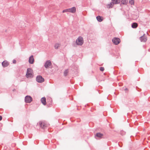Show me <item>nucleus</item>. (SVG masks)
<instances>
[{
    "instance_id": "412c9836",
    "label": "nucleus",
    "mask_w": 150,
    "mask_h": 150,
    "mask_svg": "<svg viewBox=\"0 0 150 150\" xmlns=\"http://www.w3.org/2000/svg\"><path fill=\"white\" fill-rule=\"evenodd\" d=\"M129 3L131 5H134V0H129Z\"/></svg>"
},
{
    "instance_id": "ddd939ff",
    "label": "nucleus",
    "mask_w": 150,
    "mask_h": 150,
    "mask_svg": "<svg viewBox=\"0 0 150 150\" xmlns=\"http://www.w3.org/2000/svg\"><path fill=\"white\" fill-rule=\"evenodd\" d=\"M103 136V134L100 133H96L95 135L96 137H98L100 138H102Z\"/></svg>"
},
{
    "instance_id": "4be33fe9",
    "label": "nucleus",
    "mask_w": 150,
    "mask_h": 150,
    "mask_svg": "<svg viewBox=\"0 0 150 150\" xmlns=\"http://www.w3.org/2000/svg\"><path fill=\"white\" fill-rule=\"evenodd\" d=\"M120 134L122 135H123L125 134V132L123 131H121L120 132Z\"/></svg>"
},
{
    "instance_id": "1a4fd4ad",
    "label": "nucleus",
    "mask_w": 150,
    "mask_h": 150,
    "mask_svg": "<svg viewBox=\"0 0 150 150\" xmlns=\"http://www.w3.org/2000/svg\"><path fill=\"white\" fill-rule=\"evenodd\" d=\"M34 61L33 56L31 55L29 58L28 62L30 64H32L34 63Z\"/></svg>"
},
{
    "instance_id": "423d86ee",
    "label": "nucleus",
    "mask_w": 150,
    "mask_h": 150,
    "mask_svg": "<svg viewBox=\"0 0 150 150\" xmlns=\"http://www.w3.org/2000/svg\"><path fill=\"white\" fill-rule=\"evenodd\" d=\"M25 102L26 103H30L32 100V98L30 96H25Z\"/></svg>"
},
{
    "instance_id": "39448f33",
    "label": "nucleus",
    "mask_w": 150,
    "mask_h": 150,
    "mask_svg": "<svg viewBox=\"0 0 150 150\" xmlns=\"http://www.w3.org/2000/svg\"><path fill=\"white\" fill-rule=\"evenodd\" d=\"M112 42L115 45H117L119 44L120 42V39L117 38H114L112 40Z\"/></svg>"
},
{
    "instance_id": "5701e85b",
    "label": "nucleus",
    "mask_w": 150,
    "mask_h": 150,
    "mask_svg": "<svg viewBox=\"0 0 150 150\" xmlns=\"http://www.w3.org/2000/svg\"><path fill=\"white\" fill-rule=\"evenodd\" d=\"M69 12V11L68 9H67L65 10H64L62 12L63 13H65V12Z\"/></svg>"
},
{
    "instance_id": "f3484780",
    "label": "nucleus",
    "mask_w": 150,
    "mask_h": 150,
    "mask_svg": "<svg viewBox=\"0 0 150 150\" xmlns=\"http://www.w3.org/2000/svg\"><path fill=\"white\" fill-rule=\"evenodd\" d=\"M96 19L99 22H101L103 21V19H102V17L100 16H97Z\"/></svg>"
},
{
    "instance_id": "6ab92c4d",
    "label": "nucleus",
    "mask_w": 150,
    "mask_h": 150,
    "mask_svg": "<svg viewBox=\"0 0 150 150\" xmlns=\"http://www.w3.org/2000/svg\"><path fill=\"white\" fill-rule=\"evenodd\" d=\"M68 72H69L68 69H66L64 71V76H66L67 75Z\"/></svg>"
},
{
    "instance_id": "2eb2a0df",
    "label": "nucleus",
    "mask_w": 150,
    "mask_h": 150,
    "mask_svg": "<svg viewBox=\"0 0 150 150\" xmlns=\"http://www.w3.org/2000/svg\"><path fill=\"white\" fill-rule=\"evenodd\" d=\"M138 24L137 23H132V27L133 28H135L137 27Z\"/></svg>"
},
{
    "instance_id": "7ed1b4c3",
    "label": "nucleus",
    "mask_w": 150,
    "mask_h": 150,
    "mask_svg": "<svg viewBox=\"0 0 150 150\" xmlns=\"http://www.w3.org/2000/svg\"><path fill=\"white\" fill-rule=\"evenodd\" d=\"M83 42V39L81 36L79 37L76 40V43L77 45H81Z\"/></svg>"
},
{
    "instance_id": "f8f14e48",
    "label": "nucleus",
    "mask_w": 150,
    "mask_h": 150,
    "mask_svg": "<svg viewBox=\"0 0 150 150\" xmlns=\"http://www.w3.org/2000/svg\"><path fill=\"white\" fill-rule=\"evenodd\" d=\"M2 64L4 67H6L9 64L7 61H5L2 62Z\"/></svg>"
},
{
    "instance_id": "a211bd4d",
    "label": "nucleus",
    "mask_w": 150,
    "mask_h": 150,
    "mask_svg": "<svg viewBox=\"0 0 150 150\" xmlns=\"http://www.w3.org/2000/svg\"><path fill=\"white\" fill-rule=\"evenodd\" d=\"M128 2V0H122V3L123 4H126Z\"/></svg>"
},
{
    "instance_id": "f03ea898",
    "label": "nucleus",
    "mask_w": 150,
    "mask_h": 150,
    "mask_svg": "<svg viewBox=\"0 0 150 150\" xmlns=\"http://www.w3.org/2000/svg\"><path fill=\"white\" fill-rule=\"evenodd\" d=\"M39 124L40 127L42 129H45L48 126V125L44 121H40Z\"/></svg>"
},
{
    "instance_id": "9d476101",
    "label": "nucleus",
    "mask_w": 150,
    "mask_h": 150,
    "mask_svg": "<svg viewBox=\"0 0 150 150\" xmlns=\"http://www.w3.org/2000/svg\"><path fill=\"white\" fill-rule=\"evenodd\" d=\"M69 12H71L72 13H74L76 11V8L75 7H73L68 8Z\"/></svg>"
},
{
    "instance_id": "20e7f679",
    "label": "nucleus",
    "mask_w": 150,
    "mask_h": 150,
    "mask_svg": "<svg viewBox=\"0 0 150 150\" xmlns=\"http://www.w3.org/2000/svg\"><path fill=\"white\" fill-rule=\"evenodd\" d=\"M36 80L38 82L41 83L44 81V79L41 76L39 75L37 76Z\"/></svg>"
},
{
    "instance_id": "b1692460",
    "label": "nucleus",
    "mask_w": 150,
    "mask_h": 150,
    "mask_svg": "<svg viewBox=\"0 0 150 150\" xmlns=\"http://www.w3.org/2000/svg\"><path fill=\"white\" fill-rule=\"evenodd\" d=\"M100 69L101 71H103L104 70V68L103 67H100Z\"/></svg>"
},
{
    "instance_id": "dca6fc26",
    "label": "nucleus",
    "mask_w": 150,
    "mask_h": 150,
    "mask_svg": "<svg viewBox=\"0 0 150 150\" xmlns=\"http://www.w3.org/2000/svg\"><path fill=\"white\" fill-rule=\"evenodd\" d=\"M114 5V4L113 3H112V2L110 3L109 4H108L107 6V7L108 8H110L112 7Z\"/></svg>"
},
{
    "instance_id": "0eeeda50",
    "label": "nucleus",
    "mask_w": 150,
    "mask_h": 150,
    "mask_svg": "<svg viewBox=\"0 0 150 150\" xmlns=\"http://www.w3.org/2000/svg\"><path fill=\"white\" fill-rule=\"evenodd\" d=\"M52 64V63L50 60H47L45 63L44 67L46 69H47L50 66H51Z\"/></svg>"
},
{
    "instance_id": "9b49d317",
    "label": "nucleus",
    "mask_w": 150,
    "mask_h": 150,
    "mask_svg": "<svg viewBox=\"0 0 150 150\" xmlns=\"http://www.w3.org/2000/svg\"><path fill=\"white\" fill-rule=\"evenodd\" d=\"M41 102L44 105H45L46 104V98L45 97H43L41 99Z\"/></svg>"
},
{
    "instance_id": "f257e3e1",
    "label": "nucleus",
    "mask_w": 150,
    "mask_h": 150,
    "mask_svg": "<svg viewBox=\"0 0 150 150\" xmlns=\"http://www.w3.org/2000/svg\"><path fill=\"white\" fill-rule=\"evenodd\" d=\"M33 70L31 68H28L27 70V72L26 76L27 78H32L33 77Z\"/></svg>"
},
{
    "instance_id": "4468645a",
    "label": "nucleus",
    "mask_w": 150,
    "mask_h": 150,
    "mask_svg": "<svg viewBox=\"0 0 150 150\" xmlns=\"http://www.w3.org/2000/svg\"><path fill=\"white\" fill-rule=\"evenodd\" d=\"M112 3H113L114 4H118L120 2V0H112Z\"/></svg>"
},
{
    "instance_id": "aec40b11",
    "label": "nucleus",
    "mask_w": 150,
    "mask_h": 150,
    "mask_svg": "<svg viewBox=\"0 0 150 150\" xmlns=\"http://www.w3.org/2000/svg\"><path fill=\"white\" fill-rule=\"evenodd\" d=\"M60 45V44H58V43L56 44L54 46V47L55 49H57L59 47V46Z\"/></svg>"
},
{
    "instance_id": "a878e982",
    "label": "nucleus",
    "mask_w": 150,
    "mask_h": 150,
    "mask_svg": "<svg viewBox=\"0 0 150 150\" xmlns=\"http://www.w3.org/2000/svg\"><path fill=\"white\" fill-rule=\"evenodd\" d=\"M2 119V117L0 115V121H1Z\"/></svg>"
},
{
    "instance_id": "393cba45",
    "label": "nucleus",
    "mask_w": 150,
    "mask_h": 150,
    "mask_svg": "<svg viewBox=\"0 0 150 150\" xmlns=\"http://www.w3.org/2000/svg\"><path fill=\"white\" fill-rule=\"evenodd\" d=\"M13 63L15 64L16 63V61L15 60H14L13 61Z\"/></svg>"
},
{
    "instance_id": "6e6552de",
    "label": "nucleus",
    "mask_w": 150,
    "mask_h": 150,
    "mask_svg": "<svg viewBox=\"0 0 150 150\" xmlns=\"http://www.w3.org/2000/svg\"><path fill=\"white\" fill-rule=\"evenodd\" d=\"M140 40L141 42H145L147 40V38L146 36L144 35L140 37Z\"/></svg>"
}]
</instances>
